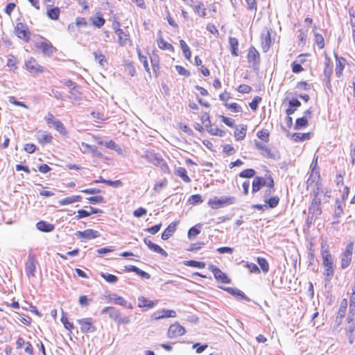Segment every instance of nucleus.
I'll list each match as a JSON object with an SVG mask.
<instances>
[{"label":"nucleus","mask_w":355,"mask_h":355,"mask_svg":"<svg viewBox=\"0 0 355 355\" xmlns=\"http://www.w3.org/2000/svg\"><path fill=\"white\" fill-rule=\"evenodd\" d=\"M141 157L144 158L151 164L159 167L164 173L169 172V168L165 160L162 157L161 155L156 153L153 150H146Z\"/></svg>","instance_id":"obj_1"},{"label":"nucleus","mask_w":355,"mask_h":355,"mask_svg":"<svg viewBox=\"0 0 355 355\" xmlns=\"http://www.w3.org/2000/svg\"><path fill=\"white\" fill-rule=\"evenodd\" d=\"M236 202V198L234 196L214 197L209 200L208 205L211 209H217L225 206L233 205Z\"/></svg>","instance_id":"obj_2"},{"label":"nucleus","mask_w":355,"mask_h":355,"mask_svg":"<svg viewBox=\"0 0 355 355\" xmlns=\"http://www.w3.org/2000/svg\"><path fill=\"white\" fill-rule=\"evenodd\" d=\"M24 68L33 76H36L45 71V68L43 66L39 64L37 61L33 57L25 61Z\"/></svg>","instance_id":"obj_3"},{"label":"nucleus","mask_w":355,"mask_h":355,"mask_svg":"<svg viewBox=\"0 0 355 355\" xmlns=\"http://www.w3.org/2000/svg\"><path fill=\"white\" fill-rule=\"evenodd\" d=\"M44 119L49 126L53 125L62 135H67V132L64 124L60 121L55 119L52 113L48 112Z\"/></svg>","instance_id":"obj_4"},{"label":"nucleus","mask_w":355,"mask_h":355,"mask_svg":"<svg viewBox=\"0 0 355 355\" xmlns=\"http://www.w3.org/2000/svg\"><path fill=\"white\" fill-rule=\"evenodd\" d=\"M37 262L35 254L30 252L28 256L27 261L25 264V272L28 277H35L36 271L35 264Z\"/></svg>","instance_id":"obj_5"},{"label":"nucleus","mask_w":355,"mask_h":355,"mask_svg":"<svg viewBox=\"0 0 355 355\" xmlns=\"http://www.w3.org/2000/svg\"><path fill=\"white\" fill-rule=\"evenodd\" d=\"M209 270H210L213 272L214 278L217 282L223 284L231 283V279L228 277V276L217 266L214 265H209Z\"/></svg>","instance_id":"obj_6"},{"label":"nucleus","mask_w":355,"mask_h":355,"mask_svg":"<svg viewBox=\"0 0 355 355\" xmlns=\"http://www.w3.org/2000/svg\"><path fill=\"white\" fill-rule=\"evenodd\" d=\"M16 35L23 40L24 42H28L30 40L31 33L26 24L19 22L17 24L15 28Z\"/></svg>","instance_id":"obj_7"},{"label":"nucleus","mask_w":355,"mask_h":355,"mask_svg":"<svg viewBox=\"0 0 355 355\" xmlns=\"http://www.w3.org/2000/svg\"><path fill=\"white\" fill-rule=\"evenodd\" d=\"M185 333L186 330L184 327L176 322L169 327L167 332V336L168 338L172 339L178 336H181Z\"/></svg>","instance_id":"obj_8"},{"label":"nucleus","mask_w":355,"mask_h":355,"mask_svg":"<svg viewBox=\"0 0 355 355\" xmlns=\"http://www.w3.org/2000/svg\"><path fill=\"white\" fill-rule=\"evenodd\" d=\"M321 256L324 267L333 266V258L328 250L326 242H322L321 244Z\"/></svg>","instance_id":"obj_9"},{"label":"nucleus","mask_w":355,"mask_h":355,"mask_svg":"<svg viewBox=\"0 0 355 355\" xmlns=\"http://www.w3.org/2000/svg\"><path fill=\"white\" fill-rule=\"evenodd\" d=\"M77 322L80 324L81 331L84 334L93 333L96 329V327L92 323V319L91 318L79 319Z\"/></svg>","instance_id":"obj_10"},{"label":"nucleus","mask_w":355,"mask_h":355,"mask_svg":"<svg viewBox=\"0 0 355 355\" xmlns=\"http://www.w3.org/2000/svg\"><path fill=\"white\" fill-rule=\"evenodd\" d=\"M36 47L40 49L43 54L46 56L52 55L57 51L56 48L46 40L37 42Z\"/></svg>","instance_id":"obj_11"},{"label":"nucleus","mask_w":355,"mask_h":355,"mask_svg":"<svg viewBox=\"0 0 355 355\" xmlns=\"http://www.w3.org/2000/svg\"><path fill=\"white\" fill-rule=\"evenodd\" d=\"M177 316L176 312L171 309H162L155 311L151 315L152 320H158L166 318H175Z\"/></svg>","instance_id":"obj_12"},{"label":"nucleus","mask_w":355,"mask_h":355,"mask_svg":"<svg viewBox=\"0 0 355 355\" xmlns=\"http://www.w3.org/2000/svg\"><path fill=\"white\" fill-rule=\"evenodd\" d=\"M320 205L321 198L313 197L311 205L309 207V214L313 216H315L316 217L320 216L322 214V209Z\"/></svg>","instance_id":"obj_13"},{"label":"nucleus","mask_w":355,"mask_h":355,"mask_svg":"<svg viewBox=\"0 0 355 355\" xmlns=\"http://www.w3.org/2000/svg\"><path fill=\"white\" fill-rule=\"evenodd\" d=\"M261 48L263 52H267L271 46V37L268 28L263 30L261 34Z\"/></svg>","instance_id":"obj_14"},{"label":"nucleus","mask_w":355,"mask_h":355,"mask_svg":"<svg viewBox=\"0 0 355 355\" xmlns=\"http://www.w3.org/2000/svg\"><path fill=\"white\" fill-rule=\"evenodd\" d=\"M334 57L336 59V69L335 72L338 78H340L343 75V71L345 69L346 59L343 57H339L337 53H334Z\"/></svg>","instance_id":"obj_15"},{"label":"nucleus","mask_w":355,"mask_h":355,"mask_svg":"<svg viewBox=\"0 0 355 355\" xmlns=\"http://www.w3.org/2000/svg\"><path fill=\"white\" fill-rule=\"evenodd\" d=\"M76 234L80 239H92L100 236V233L92 229H87L85 231H78Z\"/></svg>","instance_id":"obj_16"},{"label":"nucleus","mask_w":355,"mask_h":355,"mask_svg":"<svg viewBox=\"0 0 355 355\" xmlns=\"http://www.w3.org/2000/svg\"><path fill=\"white\" fill-rule=\"evenodd\" d=\"M248 62L252 63L253 66H257L260 62L259 53L254 46H251L249 49L248 53Z\"/></svg>","instance_id":"obj_17"},{"label":"nucleus","mask_w":355,"mask_h":355,"mask_svg":"<svg viewBox=\"0 0 355 355\" xmlns=\"http://www.w3.org/2000/svg\"><path fill=\"white\" fill-rule=\"evenodd\" d=\"M101 314L107 313L109 315V317L110 319L113 320L114 321L116 322L119 319V316L121 313L120 311L113 306H107L103 308L101 311Z\"/></svg>","instance_id":"obj_18"},{"label":"nucleus","mask_w":355,"mask_h":355,"mask_svg":"<svg viewBox=\"0 0 355 355\" xmlns=\"http://www.w3.org/2000/svg\"><path fill=\"white\" fill-rule=\"evenodd\" d=\"M266 184V179L263 177L257 176L252 182V193L258 192Z\"/></svg>","instance_id":"obj_19"},{"label":"nucleus","mask_w":355,"mask_h":355,"mask_svg":"<svg viewBox=\"0 0 355 355\" xmlns=\"http://www.w3.org/2000/svg\"><path fill=\"white\" fill-rule=\"evenodd\" d=\"M178 222L171 223L162 232V239L164 241L168 239L175 232Z\"/></svg>","instance_id":"obj_20"},{"label":"nucleus","mask_w":355,"mask_h":355,"mask_svg":"<svg viewBox=\"0 0 355 355\" xmlns=\"http://www.w3.org/2000/svg\"><path fill=\"white\" fill-rule=\"evenodd\" d=\"M36 227L38 230L43 232H51L54 230L55 226L44 220H40L36 223Z\"/></svg>","instance_id":"obj_21"},{"label":"nucleus","mask_w":355,"mask_h":355,"mask_svg":"<svg viewBox=\"0 0 355 355\" xmlns=\"http://www.w3.org/2000/svg\"><path fill=\"white\" fill-rule=\"evenodd\" d=\"M138 302V306L141 308L147 307L148 309H152L157 304V301L150 300L144 296L139 297Z\"/></svg>","instance_id":"obj_22"},{"label":"nucleus","mask_w":355,"mask_h":355,"mask_svg":"<svg viewBox=\"0 0 355 355\" xmlns=\"http://www.w3.org/2000/svg\"><path fill=\"white\" fill-rule=\"evenodd\" d=\"M301 106V102L297 98H292L288 101V107L286 110L287 115L293 114L297 107Z\"/></svg>","instance_id":"obj_23"},{"label":"nucleus","mask_w":355,"mask_h":355,"mask_svg":"<svg viewBox=\"0 0 355 355\" xmlns=\"http://www.w3.org/2000/svg\"><path fill=\"white\" fill-rule=\"evenodd\" d=\"M118 36V42L120 46H124L130 41L129 35L124 32L123 30L116 31V33Z\"/></svg>","instance_id":"obj_24"},{"label":"nucleus","mask_w":355,"mask_h":355,"mask_svg":"<svg viewBox=\"0 0 355 355\" xmlns=\"http://www.w3.org/2000/svg\"><path fill=\"white\" fill-rule=\"evenodd\" d=\"M83 197L79 195L71 196L67 198H64L59 201V204L60 205H66L72 204L76 202H81Z\"/></svg>","instance_id":"obj_25"},{"label":"nucleus","mask_w":355,"mask_h":355,"mask_svg":"<svg viewBox=\"0 0 355 355\" xmlns=\"http://www.w3.org/2000/svg\"><path fill=\"white\" fill-rule=\"evenodd\" d=\"M320 175L319 171H315V173L311 172L306 183L307 189L313 184H315L318 181H320Z\"/></svg>","instance_id":"obj_26"},{"label":"nucleus","mask_w":355,"mask_h":355,"mask_svg":"<svg viewBox=\"0 0 355 355\" xmlns=\"http://www.w3.org/2000/svg\"><path fill=\"white\" fill-rule=\"evenodd\" d=\"M255 146L257 149L263 151V155L269 158H275L274 155L271 153V150L267 148L265 145L258 141H255Z\"/></svg>","instance_id":"obj_27"},{"label":"nucleus","mask_w":355,"mask_h":355,"mask_svg":"<svg viewBox=\"0 0 355 355\" xmlns=\"http://www.w3.org/2000/svg\"><path fill=\"white\" fill-rule=\"evenodd\" d=\"M175 174L181 178L182 180L187 183H189L191 181V178L187 175V170L183 167H178L175 169Z\"/></svg>","instance_id":"obj_28"},{"label":"nucleus","mask_w":355,"mask_h":355,"mask_svg":"<svg viewBox=\"0 0 355 355\" xmlns=\"http://www.w3.org/2000/svg\"><path fill=\"white\" fill-rule=\"evenodd\" d=\"M202 224L198 223L195 226L191 227L187 233L188 238L191 240L198 235L201 232Z\"/></svg>","instance_id":"obj_29"},{"label":"nucleus","mask_w":355,"mask_h":355,"mask_svg":"<svg viewBox=\"0 0 355 355\" xmlns=\"http://www.w3.org/2000/svg\"><path fill=\"white\" fill-rule=\"evenodd\" d=\"M345 206L344 201H341L338 199L336 200V208L334 211V217L340 218L343 214V208Z\"/></svg>","instance_id":"obj_30"},{"label":"nucleus","mask_w":355,"mask_h":355,"mask_svg":"<svg viewBox=\"0 0 355 355\" xmlns=\"http://www.w3.org/2000/svg\"><path fill=\"white\" fill-rule=\"evenodd\" d=\"M111 300L114 302V304L121 305L123 306H125L128 309H132V306L131 304H127L128 302L125 299L121 296H118L116 295H113V297L111 298Z\"/></svg>","instance_id":"obj_31"},{"label":"nucleus","mask_w":355,"mask_h":355,"mask_svg":"<svg viewBox=\"0 0 355 355\" xmlns=\"http://www.w3.org/2000/svg\"><path fill=\"white\" fill-rule=\"evenodd\" d=\"M159 35H160V37L157 39V45L159 48L164 50L173 51V46L166 42L161 36V31H159Z\"/></svg>","instance_id":"obj_32"},{"label":"nucleus","mask_w":355,"mask_h":355,"mask_svg":"<svg viewBox=\"0 0 355 355\" xmlns=\"http://www.w3.org/2000/svg\"><path fill=\"white\" fill-rule=\"evenodd\" d=\"M229 43L231 47V53L233 55L238 56L239 55V41L236 37H230L229 38Z\"/></svg>","instance_id":"obj_33"},{"label":"nucleus","mask_w":355,"mask_h":355,"mask_svg":"<svg viewBox=\"0 0 355 355\" xmlns=\"http://www.w3.org/2000/svg\"><path fill=\"white\" fill-rule=\"evenodd\" d=\"M18 62L19 61L15 56L12 54L8 55L6 65L10 69V70L15 71L17 69Z\"/></svg>","instance_id":"obj_34"},{"label":"nucleus","mask_w":355,"mask_h":355,"mask_svg":"<svg viewBox=\"0 0 355 355\" xmlns=\"http://www.w3.org/2000/svg\"><path fill=\"white\" fill-rule=\"evenodd\" d=\"M193 11L202 17H205L207 15L206 8L203 3L200 1L197 5L193 7Z\"/></svg>","instance_id":"obj_35"},{"label":"nucleus","mask_w":355,"mask_h":355,"mask_svg":"<svg viewBox=\"0 0 355 355\" xmlns=\"http://www.w3.org/2000/svg\"><path fill=\"white\" fill-rule=\"evenodd\" d=\"M247 125H242L240 130L236 129L234 132V137L237 141L243 140L246 135Z\"/></svg>","instance_id":"obj_36"},{"label":"nucleus","mask_w":355,"mask_h":355,"mask_svg":"<svg viewBox=\"0 0 355 355\" xmlns=\"http://www.w3.org/2000/svg\"><path fill=\"white\" fill-rule=\"evenodd\" d=\"M60 9L58 7H54L50 9H48L46 12V15L49 18L52 20H57L59 18L60 15Z\"/></svg>","instance_id":"obj_37"},{"label":"nucleus","mask_w":355,"mask_h":355,"mask_svg":"<svg viewBox=\"0 0 355 355\" xmlns=\"http://www.w3.org/2000/svg\"><path fill=\"white\" fill-rule=\"evenodd\" d=\"M308 125V119L306 117V116H304L302 117L298 118L295 121V124L294 126V128L295 130H300L303 128H305Z\"/></svg>","instance_id":"obj_38"},{"label":"nucleus","mask_w":355,"mask_h":355,"mask_svg":"<svg viewBox=\"0 0 355 355\" xmlns=\"http://www.w3.org/2000/svg\"><path fill=\"white\" fill-rule=\"evenodd\" d=\"M257 261L264 273H267L269 271V263L265 258L257 257Z\"/></svg>","instance_id":"obj_39"},{"label":"nucleus","mask_w":355,"mask_h":355,"mask_svg":"<svg viewBox=\"0 0 355 355\" xmlns=\"http://www.w3.org/2000/svg\"><path fill=\"white\" fill-rule=\"evenodd\" d=\"M184 266L198 268H204L205 267V263L202 261H198L196 260H188L184 261Z\"/></svg>","instance_id":"obj_40"},{"label":"nucleus","mask_w":355,"mask_h":355,"mask_svg":"<svg viewBox=\"0 0 355 355\" xmlns=\"http://www.w3.org/2000/svg\"><path fill=\"white\" fill-rule=\"evenodd\" d=\"M180 44L182 50L183 54L187 60H189L191 56V52L190 48L188 46L184 40H180Z\"/></svg>","instance_id":"obj_41"},{"label":"nucleus","mask_w":355,"mask_h":355,"mask_svg":"<svg viewBox=\"0 0 355 355\" xmlns=\"http://www.w3.org/2000/svg\"><path fill=\"white\" fill-rule=\"evenodd\" d=\"M264 202H266L267 207H268L272 209L278 205L279 202V198L277 196H272L266 199Z\"/></svg>","instance_id":"obj_42"},{"label":"nucleus","mask_w":355,"mask_h":355,"mask_svg":"<svg viewBox=\"0 0 355 355\" xmlns=\"http://www.w3.org/2000/svg\"><path fill=\"white\" fill-rule=\"evenodd\" d=\"M95 60L100 64L101 66L104 67L107 63V59L105 56L101 53V51L94 52Z\"/></svg>","instance_id":"obj_43"},{"label":"nucleus","mask_w":355,"mask_h":355,"mask_svg":"<svg viewBox=\"0 0 355 355\" xmlns=\"http://www.w3.org/2000/svg\"><path fill=\"white\" fill-rule=\"evenodd\" d=\"M38 141L42 145H45L52 142L53 137L50 134H43L37 137Z\"/></svg>","instance_id":"obj_44"},{"label":"nucleus","mask_w":355,"mask_h":355,"mask_svg":"<svg viewBox=\"0 0 355 355\" xmlns=\"http://www.w3.org/2000/svg\"><path fill=\"white\" fill-rule=\"evenodd\" d=\"M311 134L309 132L306 133H293L292 137L295 141H303L310 138Z\"/></svg>","instance_id":"obj_45"},{"label":"nucleus","mask_w":355,"mask_h":355,"mask_svg":"<svg viewBox=\"0 0 355 355\" xmlns=\"http://www.w3.org/2000/svg\"><path fill=\"white\" fill-rule=\"evenodd\" d=\"M98 144L101 145H104L106 148L111 150L116 151L121 150V148L119 147V146L112 140L107 141L105 142L99 141Z\"/></svg>","instance_id":"obj_46"},{"label":"nucleus","mask_w":355,"mask_h":355,"mask_svg":"<svg viewBox=\"0 0 355 355\" xmlns=\"http://www.w3.org/2000/svg\"><path fill=\"white\" fill-rule=\"evenodd\" d=\"M101 277H102L107 282L110 284H115L118 281V277L114 275L101 272Z\"/></svg>","instance_id":"obj_47"},{"label":"nucleus","mask_w":355,"mask_h":355,"mask_svg":"<svg viewBox=\"0 0 355 355\" xmlns=\"http://www.w3.org/2000/svg\"><path fill=\"white\" fill-rule=\"evenodd\" d=\"M256 174V171L253 168H247L242 171L239 173V177L242 178H251Z\"/></svg>","instance_id":"obj_48"},{"label":"nucleus","mask_w":355,"mask_h":355,"mask_svg":"<svg viewBox=\"0 0 355 355\" xmlns=\"http://www.w3.org/2000/svg\"><path fill=\"white\" fill-rule=\"evenodd\" d=\"M347 299H343L341 300V302H340V307H339V309L338 311V313L337 314L340 315L341 317H345V313H346V310H347Z\"/></svg>","instance_id":"obj_49"},{"label":"nucleus","mask_w":355,"mask_h":355,"mask_svg":"<svg viewBox=\"0 0 355 355\" xmlns=\"http://www.w3.org/2000/svg\"><path fill=\"white\" fill-rule=\"evenodd\" d=\"M322 185L320 181H318L315 184L313 189V198H320V194L322 193Z\"/></svg>","instance_id":"obj_50"},{"label":"nucleus","mask_w":355,"mask_h":355,"mask_svg":"<svg viewBox=\"0 0 355 355\" xmlns=\"http://www.w3.org/2000/svg\"><path fill=\"white\" fill-rule=\"evenodd\" d=\"M243 262L244 263V266L246 268H248L250 272H254V273H259L260 272L259 268L255 263H250L248 261H243Z\"/></svg>","instance_id":"obj_51"},{"label":"nucleus","mask_w":355,"mask_h":355,"mask_svg":"<svg viewBox=\"0 0 355 355\" xmlns=\"http://www.w3.org/2000/svg\"><path fill=\"white\" fill-rule=\"evenodd\" d=\"M207 130L212 135L224 137L225 135V132L224 130H220L217 127L213 128L212 126H210Z\"/></svg>","instance_id":"obj_52"},{"label":"nucleus","mask_w":355,"mask_h":355,"mask_svg":"<svg viewBox=\"0 0 355 355\" xmlns=\"http://www.w3.org/2000/svg\"><path fill=\"white\" fill-rule=\"evenodd\" d=\"M65 86L70 88L71 89L78 92H79V87L76 85V83H73L71 80H63L61 81Z\"/></svg>","instance_id":"obj_53"},{"label":"nucleus","mask_w":355,"mask_h":355,"mask_svg":"<svg viewBox=\"0 0 355 355\" xmlns=\"http://www.w3.org/2000/svg\"><path fill=\"white\" fill-rule=\"evenodd\" d=\"M314 40L317 44L319 49H322L324 46V37L321 34L315 33L314 34Z\"/></svg>","instance_id":"obj_54"},{"label":"nucleus","mask_w":355,"mask_h":355,"mask_svg":"<svg viewBox=\"0 0 355 355\" xmlns=\"http://www.w3.org/2000/svg\"><path fill=\"white\" fill-rule=\"evenodd\" d=\"M202 198L200 194H193L189 198V202L191 205H197L202 202Z\"/></svg>","instance_id":"obj_55"},{"label":"nucleus","mask_w":355,"mask_h":355,"mask_svg":"<svg viewBox=\"0 0 355 355\" xmlns=\"http://www.w3.org/2000/svg\"><path fill=\"white\" fill-rule=\"evenodd\" d=\"M224 105H225V106L226 107L230 109L233 112H242L241 107L239 104H237L236 103H232L230 104H228V103H225Z\"/></svg>","instance_id":"obj_56"},{"label":"nucleus","mask_w":355,"mask_h":355,"mask_svg":"<svg viewBox=\"0 0 355 355\" xmlns=\"http://www.w3.org/2000/svg\"><path fill=\"white\" fill-rule=\"evenodd\" d=\"M234 297H235L238 300H245L247 302H250L251 300L241 290L237 288Z\"/></svg>","instance_id":"obj_57"},{"label":"nucleus","mask_w":355,"mask_h":355,"mask_svg":"<svg viewBox=\"0 0 355 355\" xmlns=\"http://www.w3.org/2000/svg\"><path fill=\"white\" fill-rule=\"evenodd\" d=\"M87 200L92 204H99L105 202L104 198L101 196H95L87 198Z\"/></svg>","instance_id":"obj_58"},{"label":"nucleus","mask_w":355,"mask_h":355,"mask_svg":"<svg viewBox=\"0 0 355 355\" xmlns=\"http://www.w3.org/2000/svg\"><path fill=\"white\" fill-rule=\"evenodd\" d=\"M61 322L64 324V327L66 329L71 331L72 329H73V324L72 322H70L68 320V318L67 316L64 315V313L62 312V316L61 318Z\"/></svg>","instance_id":"obj_59"},{"label":"nucleus","mask_w":355,"mask_h":355,"mask_svg":"<svg viewBox=\"0 0 355 355\" xmlns=\"http://www.w3.org/2000/svg\"><path fill=\"white\" fill-rule=\"evenodd\" d=\"M150 62L154 72L157 73L159 69L158 57L157 55L150 57Z\"/></svg>","instance_id":"obj_60"},{"label":"nucleus","mask_w":355,"mask_h":355,"mask_svg":"<svg viewBox=\"0 0 355 355\" xmlns=\"http://www.w3.org/2000/svg\"><path fill=\"white\" fill-rule=\"evenodd\" d=\"M105 20L101 16H97L92 19V24L97 28L102 27L105 24Z\"/></svg>","instance_id":"obj_61"},{"label":"nucleus","mask_w":355,"mask_h":355,"mask_svg":"<svg viewBox=\"0 0 355 355\" xmlns=\"http://www.w3.org/2000/svg\"><path fill=\"white\" fill-rule=\"evenodd\" d=\"M259 139L268 142L269 141V132L266 130H261L257 133Z\"/></svg>","instance_id":"obj_62"},{"label":"nucleus","mask_w":355,"mask_h":355,"mask_svg":"<svg viewBox=\"0 0 355 355\" xmlns=\"http://www.w3.org/2000/svg\"><path fill=\"white\" fill-rule=\"evenodd\" d=\"M352 260V257L349 255H345L343 254L342 259H341V268L343 269L346 268L350 263Z\"/></svg>","instance_id":"obj_63"},{"label":"nucleus","mask_w":355,"mask_h":355,"mask_svg":"<svg viewBox=\"0 0 355 355\" xmlns=\"http://www.w3.org/2000/svg\"><path fill=\"white\" fill-rule=\"evenodd\" d=\"M261 101V98L257 96H255L253 100L249 103V106L250 107V108L255 111L257 110V107H258V105H259V103Z\"/></svg>","instance_id":"obj_64"}]
</instances>
